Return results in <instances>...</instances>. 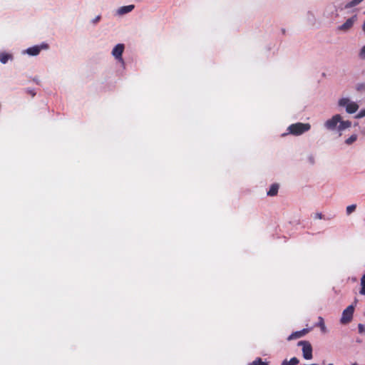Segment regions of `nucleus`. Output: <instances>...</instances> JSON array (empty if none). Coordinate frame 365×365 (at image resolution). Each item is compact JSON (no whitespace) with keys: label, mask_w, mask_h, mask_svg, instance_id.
I'll list each match as a JSON object with an SVG mask.
<instances>
[{"label":"nucleus","mask_w":365,"mask_h":365,"mask_svg":"<svg viewBox=\"0 0 365 365\" xmlns=\"http://www.w3.org/2000/svg\"><path fill=\"white\" fill-rule=\"evenodd\" d=\"M311 125L309 123H296L290 125L287 130L289 133L293 135H300L309 130Z\"/></svg>","instance_id":"obj_1"},{"label":"nucleus","mask_w":365,"mask_h":365,"mask_svg":"<svg viewBox=\"0 0 365 365\" xmlns=\"http://www.w3.org/2000/svg\"><path fill=\"white\" fill-rule=\"evenodd\" d=\"M340 106H345L346 111L348 113L352 114L357 111L359 106L355 102H351L349 98H341L339 101Z\"/></svg>","instance_id":"obj_2"},{"label":"nucleus","mask_w":365,"mask_h":365,"mask_svg":"<svg viewBox=\"0 0 365 365\" xmlns=\"http://www.w3.org/2000/svg\"><path fill=\"white\" fill-rule=\"evenodd\" d=\"M354 311V307L353 305H349L343 311L341 318L340 322L343 324H346L349 323L353 317V314Z\"/></svg>","instance_id":"obj_3"},{"label":"nucleus","mask_w":365,"mask_h":365,"mask_svg":"<svg viewBox=\"0 0 365 365\" xmlns=\"http://www.w3.org/2000/svg\"><path fill=\"white\" fill-rule=\"evenodd\" d=\"M298 346H302L303 357L305 359H311L312 358V347L309 341H300Z\"/></svg>","instance_id":"obj_4"},{"label":"nucleus","mask_w":365,"mask_h":365,"mask_svg":"<svg viewBox=\"0 0 365 365\" xmlns=\"http://www.w3.org/2000/svg\"><path fill=\"white\" fill-rule=\"evenodd\" d=\"M356 19H357L356 15H354L352 17L348 19L345 21V23H344L342 25H341L338 27V30L344 31V32L348 31L349 30H350L352 28L353 25L356 21Z\"/></svg>","instance_id":"obj_5"},{"label":"nucleus","mask_w":365,"mask_h":365,"mask_svg":"<svg viewBox=\"0 0 365 365\" xmlns=\"http://www.w3.org/2000/svg\"><path fill=\"white\" fill-rule=\"evenodd\" d=\"M341 120V115L339 114H336V115H334L331 119L327 120L325 122L324 125L329 130H334L336 128L337 124L339 123Z\"/></svg>","instance_id":"obj_6"},{"label":"nucleus","mask_w":365,"mask_h":365,"mask_svg":"<svg viewBox=\"0 0 365 365\" xmlns=\"http://www.w3.org/2000/svg\"><path fill=\"white\" fill-rule=\"evenodd\" d=\"M124 51V45L122 43L117 44L112 51L113 56L118 60L122 61V54Z\"/></svg>","instance_id":"obj_7"},{"label":"nucleus","mask_w":365,"mask_h":365,"mask_svg":"<svg viewBox=\"0 0 365 365\" xmlns=\"http://www.w3.org/2000/svg\"><path fill=\"white\" fill-rule=\"evenodd\" d=\"M309 332L307 329H304L301 331H295L289 335L287 338L289 341L302 337Z\"/></svg>","instance_id":"obj_8"},{"label":"nucleus","mask_w":365,"mask_h":365,"mask_svg":"<svg viewBox=\"0 0 365 365\" xmlns=\"http://www.w3.org/2000/svg\"><path fill=\"white\" fill-rule=\"evenodd\" d=\"M134 8H135V6L133 4L121 6L118 10V14L124 15L125 14H128V13L132 11L134 9Z\"/></svg>","instance_id":"obj_9"},{"label":"nucleus","mask_w":365,"mask_h":365,"mask_svg":"<svg viewBox=\"0 0 365 365\" xmlns=\"http://www.w3.org/2000/svg\"><path fill=\"white\" fill-rule=\"evenodd\" d=\"M41 51V47L38 46H34L26 49V53L30 56H36Z\"/></svg>","instance_id":"obj_10"},{"label":"nucleus","mask_w":365,"mask_h":365,"mask_svg":"<svg viewBox=\"0 0 365 365\" xmlns=\"http://www.w3.org/2000/svg\"><path fill=\"white\" fill-rule=\"evenodd\" d=\"M351 125V123L349 120H341L339 122L338 130L339 131L344 130L346 128H349Z\"/></svg>","instance_id":"obj_11"},{"label":"nucleus","mask_w":365,"mask_h":365,"mask_svg":"<svg viewBox=\"0 0 365 365\" xmlns=\"http://www.w3.org/2000/svg\"><path fill=\"white\" fill-rule=\"evenodd\" d=\"M279 185L278 184H272L267 192V195L275 196L278 192Z\"/></svg>","instance_id":"obj_12"},{"label":"nucleus","mask_w":365,"mask_h":365,"mask_svg":"<svg viewBox=\"0 0 365 365\" xmlns=\"http://www.w3.org/2000/svg\"><path fill=\"white\" fill-rule=\"evenodd\" d=\"M12 58V56L9 53H0V62L2 63H6L9 59Z\"/></svg>","instance_id":"obj_13"},{"label":"nucleus","mask_w":365,"mask_h":365,"mask_svg":"<svg viewBox=\"0 0 365 365\" xmlns=\"http://www.w3.org/2000/svg\"><path fill=\"white\" fill-rule=\"evenodd\" d=\"M299 361L297 357H293L289 361H283L282 365H297L299 364Z\"/></svg>","instance_id":"obj_14"},{"label":"nucleus","mask_w":365,"mask_h":365,"mask_svg":"<svg viewBox=\"0 0 365 365\" xmlns=\"http://www.w3.org/2000/svg\"><path fill=\"white\" fill-rule=\"evenodd\" d=\"M248 365H268V363L263 361L261 358H257Z\"/></svg>","instance_id":"obj_15"},{"label":"nucleus","mask_w":365,"mask_h":365,"mask_svg":"<svg viewBox=\"0 0 365 365\" xmlns=\"http://www.w3.org/2000/svg\"><path fill=\"white\" fill-rule=\"evenodd\" d=\"M361 290L359 293L362 295H365V274L362 276L361 279Z\"/></svg>","instance_id":"obj_16"},{"label":"nucleus","mask_w":365,"mask_h":365,"mask_svg":"<svg viewBox=\"0 0 365 365\" xmlns=\"http://www.w3.org/2000/svg\"><path fill=\"white\" fill-rule=\"evenodd\" d=\"M357 139V135L356 134H354V135H351L349 138H348L345 143L347 144V145H351L354 142H355Z\"/></svg>","instance_id":"obj_17"},{"label":"nucleus","mask_w":365,"mask_h":365,"mask_svg":"<svg viewBox=\"0 0 365 365\" xmlns=\"http://www.w3.org/2000/svg\"><path fill=\"white\" fill-rule=\"evenodd\" d=\"M318 325L319 327H320L322 331L323 332H325L326 331V327H325V324H324V319L322 317H319V323H318Z\"/></svg>","instance_id":"obj_18"},{"label":"nucleus","mask_w":365,"mask_h":365,"mask_svg":"<svg viewBox=\"0 0 365 365\" xmlns=\"http://www.w3.org/2000/svg\"><path fill=\"white\" fill-rule=\"evenodd\" d=\"M356 205H349L346 207V213H347V215H350L351 212H353L356 210Z\"/></svg>","instance_id":"obj_19"},{"label":"nucleus","mask_w":365,"mask_h":365,"mask_svg":"<svg viewBox=\"0 0 365 365\" xmlns=\"http://www.w3.org/2000/svg\"><path fill=\"white\" fill-rule=\"evenodd\" d=\"M358 329L359 334H364L365 333V324H359L358 325Z\"/></svg>","instance_id":"obj_20"},{"label":"nucleus","mask_w":365,"mask_h":365,"mask_svg":"<svg viewBox=\"0 0 365 365\" xmlns=\"http://www.w3.org/2000/svg\"><path fill=\"white\" fill-rule=\"evenodd\" d=\"M359 57L361 59H365V46L362 47L359 53Z\"/></svg>","instance_id":"obj_21"},{"label":"nucleus","mask_w":365,"mask_h":365,"mask_svg":"<svg viewBox=\"0 0 365 365\" xmlns=\"http://www.w3.org/2000/svg\"><path fill=\"white\" fill-rule=\"evenodd\" d=\"M365 116V108L362 109L359 111V113L356 115V118H361Z\"/></svg>","instance_id":"obj_22"},{"label":"nucleus","mask_w":365,"mask_h":365,"mask_svg":"<svg viewBox=\"0 0 365 365\" xmlns=\"http://www.w3.org/2000/svg\"><path fill=\"white\" fill-rule=\"evenodd\" d=\"M25 91H26V93L31 95L32 97H34L36 96V93L34 92V90L27 88V89H26Z\"/></svg>","instance_id":"obj_23"},{"label":"nucleus","mask_w":365,"mask_h":365,"mask_svg":"<svg viewBox=\"0 0 365 365\" xmlns=\"http://www.w3.org/2000/svg\"><path fill=\"white\" fill-rule=\"evenodd\" d=\"M322 213H316L315 214V219H322Z\"/></svg>","instance_id":"obj_24"},{"label":"nucleus","mask_w":365,"mask_h":365,"mask_svg":"<svg viewBox=\"0 0 365 365\" xmlns=\"http://www.w3.org/2000/svg\"><path fill=\"white\" fill-rule=\"evenodd\" d=\"M101 19V16H96L94 19H93V23H97Z\"/></svg>","instance_id":"obj_25"},{"label":"nucleus","mask_w":365,"mask_h":365,"mask_svg":"<svg viewBox=\"0 0 365 365\" xmlns=\"http://www.w3.org/2000/svg\"><path fill=\"white\" fill-rule=\"evenodd\" d=\"M352 365H357L356 364H352Z\"/></svg>","instance_id":"obj_26"}]
</instances>
